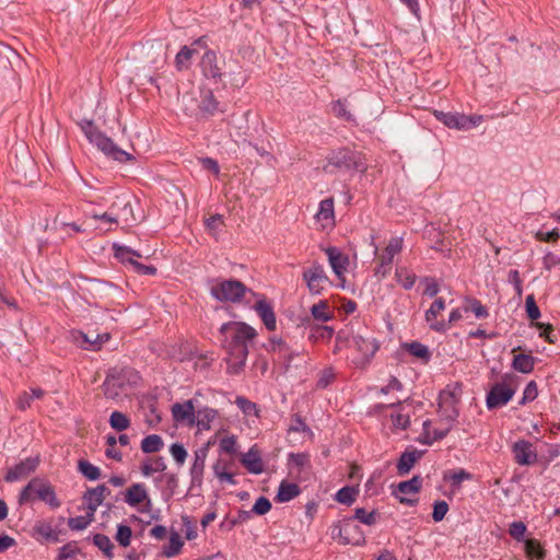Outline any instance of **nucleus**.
<instances>
[{
  "instance_id": "obj_1",
  "label": "nucleus",
  "mask_w": 560,
  "mask_h": 560,
  "mask_svg": "<svg viewBox=\"0 0 560 560\" xmlns=\"http://www.w3.org/2000/svg\"><path fill=\"white\" fill-rule=\"evenodd\" d=\"M219 332L222 347L228 353V372L238 374L246 364L248 345L256 338L257 331L246 323L228 322L221 325Z\"/></svg>"
},
{
  "instance_id": "obj_2",
  "label": "nucleus",
  "mask_w": 560,
  "mask_h": 560,
  "mask_svg": "<svg viewBox=\"0 0 560 560\" xmlns=\"http://www.w3.org/2000/svg\"><path fill=\"white\" fill-rule=\"evenodd\" d=\"M81 131L84 133L89 142L95 145L106 156L112 158L118 162H127L132 160V156L125 150L117 147L114 141L103 133L94 124L93 120L82 119L79 122Z\"/></svg>"
},
{
  "instance_id": "obj_3",
  "label": "nucleus",
  "mask_w": 560,
  "mask_h": 560,
  "mask_svg": "<svg viewBox=\"0 0 560 560\" xmlns=\"http://www.w3.org/2000/svg\"><path fill=\"white\" fill-rule=\"evenodd\" d=\"M139 373L129 366L112 368L103 383V392L106 398L118 399L128 388L138 385Z\"/></svg>"
},
{
  "instance_id": "obj_4",
  "label": "nucleus",
  "mask_w": 560,
  "mask_h": 560,
  "mask_svg": "<svg viewBox=\"0 0 560 560\" xmlns=\"http://www.w3.org/2000/svg\"><path fill=\"white\" fill-rule=\"evenodd\" d=\"M326 160L327 163L323 166V170L327 174H334L336 171L365 172L366 170L363 154L347 148L332 151Z\"/></svg>"
},
{
  "instance_id": "obj_5",
  "label": "nucleus",
  "mask_w": 560,
  "mask_h": 560,
  "mask_svg": "<svg viewBox=\"0 0 560 560\" xmlns=\"http://www.w3.org/2000/svg\"><path fill=\"white\" fill-rule=\"evenodd\" d=\"M34 497L48 504L51 509H58L61 505L54 487L47 480L40 478H33L22 489L19 495V504H26L31 502Z\"/></svg>"
},
{
  "instance_id": "obj_6",
  "label": "nucleus",
  "mask_w": 560,
  "mask_h": 560,
  "mask_svg": "<svg viewBox=\"0 0 560 560\" xmlns=\"http://www.w3.org/2000/svg\"><path fill=\"white\" fill-rule=\"evenodd\" d=\"M462 395V385L448 384L439 395V415L443 422L454 424L459 416L457 405Z\"/></svg>"
},
{
  "instance_id": "obj_7",
  "label": "nucleus",
  "mask_w": 560,
  "mask_h": 560,
  "mask_svg": "<svg viewBox=\"0 0 560 560\" xmlns=\"http://www.w3.org/2000/svg\"><path fill=\"white\" fill-rule=\"evenodd\" d=\"M371 246H373V254L377 257V267L375 268V276L384 279L387 277L392 269L395 255L399 254L404 248V238L401 236H394L388 241L384 252L380 254L378 246L375 244V237L371 236Z\"/></svg>"
},
{
  "instance_id": "obj_8",
  "label": "nucleus",
  "mask_w": 560,
  "mask_h": 560,
  "mask_svg": "<svg viewBox=\"0 0 560 560\" xmlns=\"http://www.w3.org/2000/svg\"><path fill=\"white\" fill-rule=\"evenodd\" d=\"M183 102L185 103V112L189 116L208 118L219 110V102L210 90L201 91L200 101L197 106L192 104L195 100L191 96L184 95Z\"/></svg>"
},
{
  "instance_id": "obj_9",
  "label": "nucleus",
  "mask_w": 560,
  "mask_h": 560,
  "mask_svg": "<svg viewBox=\"0 0 560 560\" xmlns=\"http://www.w3.org/2000/svg\"><path fill=\"white\" fill-rule=\"evenodd\" d=\"M246 291L245 284L235 279L217 280L210 288L211 295L221 302H238Z\"/></svg>"
},
{
  "instance_id": "obj_10",
  "label": "nucleus",
  "mask_w": 560,
  "mask_h": 560,
  "mask_svg": "<svg viewBox=\"0 0 560 560\" xmlns=\"http://www.w3.org/2000/svg\"><path fill=\"white\" fill-rule=\"evenodd\" d=\"M347 346L354 349L358 355L352 359L357 366H365L378 350L375 339L364 338L361 335H352L346 338Z\"/></svg>"
},
{
  "instance_id": "obj_11",
  "label": "nucleus",
  "mask_w": 560,
  "mask_h": 560,
  "mask_svg": "<svg viewBox=\"0 0 560 560\" xmlns=\"http://www.w3.org/2000/svg\"><path fill=\"white\" fill-rule=\"evenodd\" d=\"M435 118L443 122L446 127L457 129V130H467L472 127H476L481 121V116H467L458 113H445L442 110L434 112Z\"/></svg>"
},
{
  "instance_id": "obj_12",
  "label": "nucleus",
  "mask_w": 560,
  "mask_h": 560,
  "mask_svg": "<svg viewBox=\"0 0 560 560\" xmlns=\"http://www.w3.org/2000/svg\"><path fill=\"white\" fill-rule=\"evenodd\" d=\"M302 276L312 294H320L329 283L324 267L318 262H314L311 267L304 269Z\"/></svg>"
},
{
  "instance_id": "obj_13",
  "label": "nucleus",
  "mask_w": 560,
  "mask_h": 560,
  "mask_svg": "<svg viewBox=\"0 0 560 560\" xmlns=\"http://www.w3.org/2000/svg\"><path fill=\"white\" fill-rule=\"evenodd\" d=\"M506 377H504L502 383L494 384L487 395V407L489 409H494L498 407H502L506 405L513 397L515 389L506 384Z\"/></svg>"
},
{
  "instance_id": "obj_14",
  "label": "nucleus",
  "mask_w": 560,
  "mask_h": 560,
  "mask_svg": "<svg viewBox=\"0 0 560 560\" xmlns=\"http://www.w3.org/2000/svg\"><path fill=\"white\" fill-rule=\"evenodd\" d=\"M225 61L220 59L213 50H207L200 61L202 74L211 80L218 81L223 77V65Z\"/></svg>"
},
{
  "instance_id": "obj_15",
  "label": "nucleus",
  "mask_w": 560,
  "mask_h": 560,
  "mask_svg": "<svg viewBox=\"0 0 560 560\" xmlns=\"http://www.w3.org/2000/svg\"><path fill=\"white\" fill-rule=\"evenodd\" d=\"M514 460L520 466H530L537 462V451L527 440H518L512 445Z\"/></svg>"
},
{
  "instance_id": "obj_16",
  "label": "nucleus",
  "mask_w": 560,
  "mask_h": 560,
  "mask_svg": "<svg viewBox=\"0 0 560 560\" xmlns=\"http://www.w3.org/2000/svg\"><path fill=\"white\" fill-rule=\"evenodd\" d=\"M354 529L352 518L345 520L341 524L337 523L331 527L332 538H340L343 545H362L365 538L361 535H350V530Z\"/></svg>"
},
{
  "instance_id": "obj_17",
  "label": "nucleus",
  "mask_w": 560,
  "mask_h": 560,
  "mask_svg": "<svg viewBox=\"0 0 560 560\" xmlns=\"http://www.w3.org/2000/svg\"><path fill=\"white\" fill-rule=\"evenodd\" d=\"M38 463V457H27L21 460L19 464L8 469L4 480L7 482H14L27 477L36 470Z\"/></svg>"
},
{
  "instance_id": "obj_18",
  "label": "nucleus",
  "mask_w": 560,
  "mask_h": 560,
  "mask_svg": "<svg viewBox=\"0 0 560 560\" xmlns=\"http://www.w3.org/2000/svg\"><path fill=\"white\" fill-rule=\"evenodd\" d=\"M445 310V301L442 298H438L425 311L424 319L429 325L430 329L436 332H445L448 330V324L445 320H438V316Z\"/></svg>"
},
{
  "instance_id": "obj_19",
  "label": "nucleus",
  "mask_w": 560,
  "mask_h": 560,
  "mask_svg": "<svg viewBox=\"0 0 560 560\" xmlns=\"http://www.w3.org/2000/svg\"><path fill=\"white\" fill-rule=\"evenodd\" d=\"M131 213L132 209L129 201L119 199L110 206L109 212H104L100 215V220L110 224L117 223L119 219L128 222L130 220L129 215H131Z\"/></svg>"
},
{
  "instance_id": "obj_20",
  "label": "nucleus",
  "mask_w": 560,
  "mask_h": 560,
  "mask_svg": "<svg viewBox=\"0 0 560 560\" xmlns=\"http://www.w3.org/2000/svg\"><path fill=\"white\" fill-rule=\"evenodd\" d=\"M195 412L196 411L192 399L186 400L184 402H175L172 406L173 419L179 423L195 425Z\"/></svg>"
},
{
  "instance_id": "obj_21",
  "label": "nucleus",
  "mask_w": 560,
  "mask_h": 560,
  "mask_svg": "<svg viewBox=\"0 0 560 560\" xmlns=\"http://www.w3.org/2000/svg\"><path fill=\"white\" fill-rule=\"evenodd\" d=\"M315 219L322 225L323 230L331 229L335 225V209L332 198H326L319 202Z\"/></svg>"
},
{
  "instance_id": "obj_22",
  "label": "nucleus",
  "mask_w": 560,
  "mask_h": 560,
  "mask_svg": "<svg viewBox=\"0 0 560 560\" xmlns=\"http://www.w3.org/2000/svg\"><path fill=\"white\" fill-rule=\"evenodd\" d=\"M254 310L269 331L276 330V314L272 305L266 299L258 300L254 305Z\"/></svg>"
},
{
  "instance_id": "obj_23",
  "label": "nucleus",
  "mask_w": 560,
  "mask_h": 560,
  "mask_svg": "<svg viewBox=\"0 0 560 560\" xmlns=\"http://www.w3.org/2000/svg\"><path fill=\"white\" fill-rule=\"evenodd\" d=\"M124 500L131 508H135L144 501H147V505H151V499L149 498L147 488L143 483L131 485L125 491Z\"/></svg>"
},
{
  "instance_id": "obj_24",
  "label": "nucleus",
  "mask_w": 560,
  "mask_h": 560,
  "mask_svg": "<svg viewBox=\"0 0 560 560\" xmlns=\"http://www.w3.org/2000/svg\"><path fill=\"white\" fill-rule=\"evenodd\" d=\"M326 255L328 257L329 265L338 278H341L343 273L347 271L349 265L348 256L343 255L336 247H328L326 249Z\"/></svg>"
},
{
  "instance_id": "obj_25",
  "label": "nucleus",
  "mask_w": 560,
  "mask_h": 560,
  "mask_svg": "<svg viewBox=\"0 0 560 560\" xmlns=\"http://www.w3.org/2000/svg\"><path fill=\"white\" fill-rule=\"evenodd\" d=\"M452 428H453V424L444 422L443 427L431 429V421L425 420L423 422V441H422V443L431 445L433 442L444 439L448 434V432L451 431Z\"/></svg>"
},
{
  "instance_id": "obj_26",
  "label": "nucleus",
  "mask_w": 560,
  "mask_h": 560,
  "mask_svg": "<svg viewBox=\"0 0 560 560\" xmlns=\"http://www.w3.org/2000/svg\"><path fill=\"white\" fill-rule=\"evenodd\" d=\"M421 456H422V452L418 451L416 448H413L411 451H405L400 455L398 463H397L398 475H400V476L407 475L411 470V468L413 467L416 462L421 458Z\"/></svg>"
},
{
  "instance_id": "obj_27",
  "label": "nucleus",
  "mask_w": 560,
  "mask_h": 560,
  "mask_svg": "<svg viewBox=\"0 0 560 560\" xmlns=\"http://www.w3.org/2000/svg\"><path fill=\"white\" fill-rule=\"evenodd\" d=\"M241 462L250 474L259 475L264 471L262 459L259 452L254 447L242 456Z\"/></svg>"
},
{
  "instance_id": "obj_28",
  "label": "nucleus",
  "mask_w": 560,
  "mask_h": 560,
  "mask_svg": "<svg viewBox=\"0 0 560 560\" xmlns=\"http://www.w3.org/2000/svg\"><path fill=\"white\" fill-rule=\"evenodd\" d=\"M218 411L210 407H203L195 412V425L199 430L208 431L211 429V423L217 419Z\"/></svg>"
},
{
  "instance_id": "obj_29",
  "label": "nucleus",
  "mask_w": 560,
  "mask_h": 560,
  "mask_svg": "<svg viewBox=\"0 0 560 560\" xmlns=\"http://www.w3.org/2000/svg\"><path fill=\"white\" fill-rule=\"evenodd\" d=\"M115 257L124 265L131 267L136 259L141 258L142 255L130 248L129 246L114 244L113 245Z\"/></svg>"
},
{
  "instance_id": "obj_30",
  "label": "nucleus",
  "mask_w": 560,
  "mask_h": 560,
  "mask_svg": "<svg viewBox=\"0 0 560 560\" xmlns=\"http://www.w3.org/2000/svg\"><path fill=\"white\" fill-rule=\"evenodd\" d=\"M301 493V489L296 483L282 481L279 486L276 501L284 503L293 500Z\"/></svg>"
},
{
  "instance_id": "obj_31",
  "label": "nucleus",
  "mask_w": 560,
  "mask_h": 560,
  "mask_svg": "<svg viewBox=\"0 0 560 560\" xmlns=\"http://www.w3.org/2000/svg\"><path fill=\"white\" fill-rule=\"evenodd\" d=\"M206 456H207V450H198L195 453L194 463L190 467V476L192 482H201L203 470H205V463H206Z\"/></svg>"
},
{
  "instance_id": "obj_32",
  "label": "nucleus",
  "mask_w": 560,
  "mask_h": 560,
  "mask_svg": "<svg viewBox=\"0 0 560 560\" xmlns=\"http://www.w3.org/2000/svg\"><path fill=\"white\" fill-rule=\"evenodd\" d=\"M110 490L105 485H98L95 488H90L83 494V500L90 504L101 505Z\"/></svg>"
},
{
  "instance_id": "obj_33",
  "label": "nucleus",
  "mask_w": 560,
  "mask_h": 560,
  "mask_svg": "<svg viewBox=\"0 0 560 560\" xmlns=\"http://www.w3.org/2000/svg\"><path fill=\"white\" fill-rule=\"evenodd\" d=\"M395 279L405 290H411L416 283L417 276L407 267H397Z\"/></svg>"
},
{
  "instance_id": "obj_34",
  "label": "nucleus",
  "mask_w": 560,
  "mask_h": 560,
  "mask_svg": "<svg viewBox=\"0 0 560 560\" xmlns=\"http://www.w3.org/2000/svg\"><path fill=\"white\" fill-rule=\"evenodd\" d=\"M535 359L529 354H516L512 362V368L521 373L527 374L534 370Z\"/></svg>"
},
{
  "instance_id": "obj_35",
  "label": "nucleus",
  "mask_w": 560,
  "mask_h": 560,
  "mask_svg": "<svg viewBox=\"0 0 560 560\" xmlns=\"http://www.w3.org/2000/svg\"><path fill=\"white\" fill-rule=\"evenodd\" d=\"M72 340L85 350L95 351V334H85L80 330L71 332Z\"/></svg>"
},
{
  "instance_id": "obj_36",
  "label": "nucleus",
  "mask_w": 560,
  "mask_h": 560,
  "mask_svg": "<svg viewBox=\"0 0 560 560\" xmlns=\"http://www.w3.org/2000/svg\"><path fill=\"white\" fill-rule=\"evenodd\" d=\"M311 314L316 320L319 322H328L334 317L332 313L329 311L327 301L324 300L319 301L311 307Z\"/></svg>"
},
{
  "instance_id": "obj_37",
  "label": "nucleus",
  "mask_w": 560,
  "mask_h": 560,
  "mask_svg": "<svg viewBox=\"0 0 560 560\" xmlns=\"http://www.w3.org/2000/svg\"><path fill=\"white\" fill-rule=\"evenodd\" d=\"M334 332V328L330 326L314 325L311 327L308 339L313 342L329 340Z\"/></svg>"
},
{
  "instance_id": "obj_38",
  "label": "nucleus",
  "mask_w": 560,
  "mask_h": 560,
  "mask_svg": "<svg viewBox=\"0 0 560 560\" xmlns=\"http://www.w3.org/2000/svg\"><path fill=\"white\" fill-rule=\"evenodd\" d=\"M164 443L160 435L150 434L141 441V450L143 453H156L162 450Z\"/></svg>"
},
{
  "instance_id": "obj_39",
  "label": "nucleus",
  "mask_w": 560,
  "mask_h": 560,
  "mask_svg": "<svg viewBox=\"0 0 560 560\" xmlns=\"http://www.w3.org/2000/svg\"><path fill=\"white\" fill-rule=\"evenodd\" d=\"M184 542L178 533L172 532L170 536V541L163 548V555L167 558L175 557L182 550Z\"/></svg>"
},
{
  "instance_id": "obj_40",
  "label": "nucleus",
  "mask_w": 560,
  "mask_h": 560,
  "mask_svg": "<svg viewBox=\"0 0 560 560\" xmlns=\"http://www.w3.org/2000/svg\"><path fill=\"white\" fill-rule=\"evenodd\" d=\"M534 237L544 243H557L560 238V233L557 228L547 230V225L542 224L540 229L535 232Z\"/></svg>"
},
{
  "instance_id": "obj_41",
  "label": "nucleus",
  "mask_w": 560,
  "mask_h": 560,
  "mask_svg": "<svg viewBox=\"0 0 560 560\" xmlns=\"http://www.w3.org/2000/svg\"><path fill=\"white\" fill-rule=\"evenodd\" d=\"M358 493L359 491L355 487L346 486L337 491L335 499L339 503L350 505L355 501Z\"/></svg>"
},
{
  "instance_id": "obj_42",
  "label": "nucleus",
  "mask_w": 560,
  "mask_h": 560,
  "mask_svg": "<svg viewBox=\"0 0 560 560\" xmlns=\"http://www.w3.org/2000/svg\"><path fill=\"white\" fill-rule=\"evenodd\" d=\"M78 469L89 480L95 481L101 477L100 468L85 459L79 460Z\"/></svg>"
},
{
  "instance_id": "obj_43",
  "label": "nucleus",
  "mask_w": 560,
  "mask_h": 560,
  "mask_svg": "<svg viewBox=\"0 0 560 560\" xmlns=\"http://www.w3.org/2000/svg\"><path fill=\"white\" fill-rule=\"evenodd\" d=\"M166 464L163 457H156L152 460L145 462L141 466V472L143 476L149 477L154 472L164 471Z\"/></svg>"
},
{
  "instance_id": "obj_44",
  "label": "nucleus",
  "mask_w": 560,
  "mask_h": 560,
  "mask_svg": "<svg viewBox=\"0 0 560 560\" xmlns=\"http://www.w3.org/2000/svg\"><path fill=\"white\" fill-rule=\"evenodd\" d=\"M93 544L104 552V555L108 558H113V548L114 545L110 541L109 537L104 534H95L93 536Z\"/></svg>"
},
{
  "instance_id": "obj_45",
  "label": "nucleus",
  "mask_w": 560,
  "mask_h": 560,
  "mask_svg": "<svg viewBox=\"0 0 560 560\" xmlns=\"http://www.w3.org/2000/svg\"><path fill=\"white\" fill-rule=\"evenodd\" d=\"M351 518L353 522L358 520L360 523L371 526L376 523L377 513L375 511H366L363 508H358Z\"/></svg>"
},
{
  "instance_id": "obj_46",
  "label": "nucleus",
  "mask_w": 560,
  "mask_h": 560,
  "mask_svg": "<svg viewBox=\"0 0 560 560\" xmlns=\"http://www.w3.org/2000/svg\"><path fill=\"white\" fill-rule=\"evenodd\" d=\"M421 486V477L415 476L410 480L400 482L398 485V491L404 494H415L420 490Z\"/></svg>"
},
{
  "instance_id": "obj_47",
  "label": "nucleus",
  "mask_w": 560,
  "mask_h": 560,
  "mask_svg": "<svg viewBox=\"0 0 560 560\" xmlns=\"http://www.w3.org/2000/svg\"><path fill=\"white\" fill-rule=\"evenodd\" d=\"M407 349L411 355L421 359L424 362H428L431 358L429 348L421 342L413 341L407 345Z\"/></svg>"
},
{
  "instance_id": "obj_48",
  "label": "nucleus",
  "mask_w": 560,
  "mask_h": 560,
  "mask_svg": "<svg viewBox=\"0 0 560 560\" xmlns=\"http://www.w3.org/2000/svg\"><path fill=\"white\" fill-rule=\"evenodd\" d=\"M195 50L188 46L182 47L175 57V63L178 70L187 69Z\"/></svg>"
},
{
  "instance_id": "obj_49",
  "label": "nucleus",
  "mask_w": 560,
  "mask_h": 560,
  "mask_svg": "<svg viewBox=\"0 0 560 560\" xmlns=\"http://www.w3.org/2000/svg\"><path fill=\"white\" fill-rule=\"evenodd\" d=\"M525 552L528 558H535L537 560H544L545 550L540 547L539 542L535 539H528L525 541Z\"/></svg>"
},
{
  "instance_id": "obj_50",
  "label": "nucleus",
  "mask_w": 560,
  "mask_h": 560,
  "mask_svg": "<svg viewBox=\"0 0 560 560\" xmlns=\"http://www.w3.org/2000/svg\"><path fill=\"white\" fill-rule=\"evenodd\" d=\"M331 112L338 118L347 121H352L353 116L347 108V102L345 100H337L331 104Z\"/></svg>"
},
{
  "instance_id": "obj_51",
  "label": "nucleus",
  "mask_w": 560,
  "mask_h": 560,
  "mask_svg": "<svg viewBox=\"0 0 560 560\" xmlns=\"http://www.w3.org/2000/svg\"><path fill=\"white\" fill-rule=\"evenodd\" d=\"M109 423L110 427L117 431H124L130 425V421L127 416L120 411L112 412Z\"/></svg>"
},
{
  "instance_id": "obj_52",
  "label": "nucleus",
  "mask_w": 560,
  "mask_h": 560,
  "mask_svg": "<svg viewBox=\"0 0 560 560\" xmlns=\"http://www.w3.org/2000/svg\"><path fill=\"white\" fill-rule=\"evenodd\" d=\"M468 305L464 306V312H472L477 318H486L489 313L487 308L481 304V302L477 299H468Z\"/></svg>"
},
{
  "instance_id": "obj_53",
  "label": "nucleus",
  "mask_w": 560,
  "mask_h": 560,
  "mask_svg": "<svg viewBox=\"0 0 560 560\" xmlns=\"http://www.w3.org/2000/svg\"><path fill=\"white\" fill-rule=\"evenodd\" d=\"M471 478V474H469L463 468L450 471L448 474L445 475V479H448L452 482L453 487H459L463 481L470 480Z\"/></svg>"
},
{
  "instance_id": "obj_54",
  "label": "nucleus",
  "mask_w": 560,
  "mask_h": 560,
  "mask_svg": "<svg viewBox=\"0 0 560 560\" xmlns=\"http://www.w3.org/2000/svg\"><path fill=\"white\" fill-rule=\"evenodd\" d=\"M213 472L215 477L220 481H225L230 485H236V480L234 479V475L231 472L225 471V464H222L221 462H218L213 465Z\"/></svg>"
},
{
  "instance_id": "obj_55",
  "label": "nucleus",
  "mask_w": 560,
  "mask_h": 560,
  "mask_svg": "<svg viewBox=\"0 0 560 560\" xmlns=\"http://www.w3.org/2000/svg\"><path fill=\"white\" fill-rule=\"evenodd\" d=\"M183 532L186 539L192 540L197 537V525L196 522L188 515L182 516Z\"/></svg>"
},
{
  "instance_id": "obj_56",
  "label": "nucleus",
  "mask_w": 560,
  "mask_h": 560,
  "mask_svg": "<svg viewBox=\"0 0 560 560\" xmlns=\"http://www.w3.org/2000/svg\"><path fill=\"white\" fill-rule=\"evenodd\" d=\"M265 348L267 351L278 352L280 354H287L289 350L287 342L282 338L278 337L270 338Z\"/></svg>"
},
{
  "instance_id": "obj_57",
  "label": "nucleus",
  "mask_w": 560,
  "mask_h": 560,
  "mask_svg": "<svg viewBox=\"0 0 560 560\" xmlns=\"http://www.w3.org/2000/svg\"><path fill=\"white\" fill-rule=\"evenodd\" d=\"M132 530L129 526L119 524L117 526L116 540L122 546L128 547L131 541Z\"/></svg>"
},
{
  "instance_id": "obj_58",
  "label": "nucleus",
  "mask_w": 560,
  "mask_h": 560,
  "mask_svg": "<svg viewBox=\"0 0 560 560\" xmlns=\"http://www.w3.org/2000/svg\"><path fill=\"white\" fill-rule=\"evenodd\" d=\"M334 380H335L334 370L331 368H326L319 373L316 386L318 388H326L334 382Z\"/></svg>"
},
{
  "instance_id": "obj_59",
  "label": "nucleus",
  "mask_w": 560,
  "mask_h": 560,
  "mask_svg": "<svg viewBox=\"0 0 560 560\" xmlns=\"http://www.w3.org/2000/svg\"><path fill=\"white\" fill-rule=\"evenodd\" d=\"M271 510V502L266 497H259L252 508V512L257 515H265Z\"/></svg>"
},
{
  "instance_id": "obj_60",
  "label": "nucleus",
  "mask_w": 560,
  "mask_h": 560,
  "mask_svg": "<svg viewBox=\"0 0 560 560\" xmlns=\"http://www.w3.org/2000/svg\"><path fill=\"white\" fill-rule=\"evenodd\" d=\"M170 452L174 458V460L178 465H183L187 458V451L183 446V444L179 443H173L170 447Z\"/></svg>"
},
{
  "instance_id": "obj_61",
  "label": "nucleus",
  "mask_w": 560,
  "mask_h": 560,
  "mask_svg": "<svg viewBox=\"0 0 560 560\" xmlns=\"http://www.w3.org/2000/svg\"><path fill=\"white\" fill-rule=\"evenodd\" d=\"M448 512V504L446 501H435L433 504L432 518L434 522H441Z\"/></svg>"
},
{
  "instance_id": "obj_62",
  "label": "nucleus",
  "mask_w": 560,
  "mask_h": 560,
  "mask_svg": "<svg viewBox=\"0 0 560 560\" xmlns=\"http://www.w3.org/2000/svg\"><path fill=\"white\" fill-rule=\"evenodd\" d=\"M525 306H526V313L528 318L535 320L540 317V311L539 307L536 304L535 298L533 294L527 295L525 300Z\"/></svg>"
},
{
  "instance_id": "obj_63",
  "label": "nucleus",
  "mask_w": 560,
  "mask_h": 560,
  "mask_svg": "<svg viewBox=\"0 0 560 560\" xmlns=\"http://www.w3.org/2000/svg\"><path fill=\"white\" fill-rule=\"evenodd\" d=\"M91 524V521L85 515L70 517L68 526L71 530H83Z\"/></svg>"
},
{
  "instance_id": "obj_64",
  "label": "nucleus",
  "mask_w": 560,
  "mask_h": 560,
  "mask_svg": "<svg viewBox=\"0 0 560 560\" xmlns=\"http://www.w3.org/2000/svg\"><path fill=\"white\" fill-rule=\"evenodd\" d=\"M236 406L245 413V415H257V407L254 402L248 400L243 396H237L235 399Z\"/></svg>"
}]
</instances>
